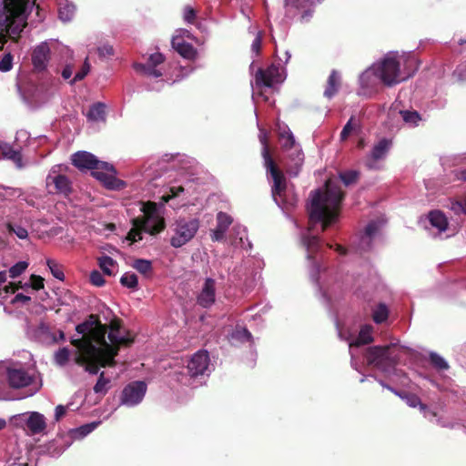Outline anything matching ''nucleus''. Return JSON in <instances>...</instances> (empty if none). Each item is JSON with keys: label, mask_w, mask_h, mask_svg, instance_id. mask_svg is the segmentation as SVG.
Wrapping results in <instances>:
<instances>
[{"label": "nucleus", "mask_w": 466, "mask_h": 466, "mask_svg": "<svg viewBox=\"0 0 466 466\" xmlns=\"http://www.w3.org/2000/svg\"><path fill=\"white\" fill-rule=\"evenodd\" d=\"M339 84L340 76L337 71L333 70L328 78V84L324 91V96L328 98L333 97L338 91Z\"/></svg>", "instance_id": "f704fd0d"}, {"label": "nucleus", "mask_w": 466, "mask_h": 466, "mask_svg": "<svg viewBox=\"0 0 466 466\" xmlns=\"http://www.w3.org/2000/svg\"><path fill=\"white\" fill-rule=\"evenodd\" d=\"M90 71V64L88 63V59L86 58L83 66L80 71L76 73L74 78L71 80V84L76 83V81L82 80Z\"/></svg>", "instance_id": "5fc2aeb1"}, {"label": "nucleus", "mask_w": 466, "mask_h": 466, "mask_svg": "<svg viewBox=\"0 0 466 466\" xmlns=\"http://www.w3.org/2000/svg\"><path fill=\"white\" fill-rule=\"evenodd\" d=\"M99 421H94L73 429L70 431L71 437L75 440H80L91 433L99 425Z\"/></svg>", "instance_id": "e433bc0d"}, {"label": "nucleus", "mask_w": 466, "mask_h": 466, "mask_svg": "<svg viewBox=\"0 0 466 466\" xmlns=\"http://www.w3.org/2000/svg\"><path fill=\"white\" fill-rule=\"evenodd\" d=\"M120 283L128 289H136L137 287V277L135 273L127 272L121 279Z\"/></svg>", "instance_id": "c03bdc74"}, {"label": "nucleus", "mask_w": 466, "mask_h": 466, "mask_svg": "<svg viewBox=\"0 0 466 466\" xmlns=\"http://www.w3.org/2000/svg\"><path fill=\"white\" fill-rule=\"evenodd\" d=\"M320 271V266L318 265L316 262H311L310 268H309V275L313 281H318V274Z\"/></svg>", "instance_id": "e2e57ef3"}, {"label": "nucleus", "mask_w": 466, "mask_h": 466, "mask_svg": "<svg viewBox=\"0 0 466 466\" xmlns=\"http://www.w3.org/2000/svg\"><path fill=\"white\" fill-rule=\"evenodd\" d=\"M435 422L443 428H454L457 425L456 422L451 421L447 418L443 417L437 418Z\"/></svg>", "instance_id": "0e129e2a"}, {"label": "nucleus", "mask_w": 466, "mask_h": 466, "mask_svg": "<svg viewBox=\"0 0 466 466\" xmlns=\"http://www.w3.org/2000/svg\"><path fill=\"white\" fill-rule=\"evenodd\" d=\"M200 228V219L179 216L171 224L170 246L175 248L188 244L197 236Z\"/></svg>", "instance_id": "9d476101"}, {"label": "nucleus", "mask_w": 466, "mask_h": 466, "mask_svg": "<svg viewBox=\"0 0 466 466\" xmlns=\"http://www.w3.org/2000/svg\"><path fill=\"white\" fill-rule=\"evenodd\" d=\"M72 163L79 169H90L91 171L100 162L93 154L86 151H78L72 155Z\"/></svg>", "instance_id": "393cba45"}, {"label": "nucleus", "mask_w": 466, "mask_h": 466, "mask_svg": "<svg viewBox=\"0 0 466 466\" xmlns=\"http://www.w3.org/2000/svg\"><path fill=\"white\" fill-rule=\"evenodd\" d=\"M389 317V309L384 303H380L372 310V319L375 323L380 324L387 320Z\"/></svg>", "instance_id": "ea45409f"}, {"label": "nucleus", "mask_w": 466, "mask_h": 466, "mask_svg": "<svg viewBox=\"0 0 466 466\" xmlns=\"http://www.w3.org/2000/svg\"><path fill=\"white\" fill-rule=\"evenodd\" d=\"M359 173L354 170H348L345 172L339 173V178L344 183L345 186H349L354 183L358 178Z\"/></svg>", "instance_id": "3c124183"}, {"label": "nucleus", "mask_w": 466, "mask_h": 466, "mask_svg": "<svg viewBox=\"0 0 466 466\" xmlns=\"http://www.w3.org/2000/svg\"><path fill=\"white\" fill-rule=\"evenodd\" d=\"M216 220L217 225L211 231L210 237L212 241H221L224 239L227 230L232 224L233 218L228 214L220 211L217 214Z\"/></svg>", "instance_id": "b1692460"}, {"label": "nucleus", "mask_w": 466, "mask_h": 466, "mask_svg": "<svg viewBox=\"0 0 466 466\" xmlns=\"http://www.w3.org/2000/svg\"><path fill=\"white\" fill-rule=\"evenodd\" d=\"M147 392V385L143 381H134L127 385L121 393L120 405L134 407L139 404Z\"/></svg>", "instance_id": "6ab92c4d"}, {"label": "nucleus", "mask_w": 466, "mask_h": 466, "mask_svg": "<svg viewBox=\"0 0 466 466\" xmlns=\"http://www.w3.org/2000/svg\"><path fill=\"white\" fill-rule=\"evenodd\" d=\"M132 267L144 275H147L152 270L151 261L147 259H137L134 261Z\"/></svg>", "instance_id": "a18cd8bd"}, {"label": "nucleus", "mask_w": 466, "mask_h": 466, "mask_svg": "<svg viewBox=\"0 0 466 466\" xmlns=\"http://www.w3.org/2000/svg\"><path fill=\"white\" fill-rule=\"evenodd\" d=\"M67 410V406L57 405L55 409V420L56 421L60 420Z\"/></svg>", "instance_id": "69168bd1"}, {"label": "nucleus", "mask_w": 466, "mask_h": 466, "mask_svg": "<svg viewBox=\"0 0 466 466\" xmlns=\"http://www.w3.org/2000/svg\"><path fill=\"white\" fill-rule=\"evenodd\" d=\"M13 66V56L10 53L6 54L0 61V71L8 72Z\"/></svg>", "instance_id": "6e6d98bb"}, {"label": "nucleus", "mask_w": 466, "mask_h": 466, "mask_svg": "<svg viewBox=\"0 0 466 466\" xmlns=\"http://www.w3.org/2000/svg\"><path fill=\"white\" fill-rule=\"evenodd\" d=\"M277 131L279 134V141L282 148L285 151H289L290 149L294 150V159L296 160V164L300 163L303 159L302 151L299 144L296 143L295 137L289 129V127L284 123L277 124Z\"/></svg>", "instance_id": "aec40b11"}, {"label": "nucleus", "mask_w": 466, "mask_h": 466, "mask_svg": "<svg viewBox=\"0 0 466 466\" xmlns=\"http://www.w3.org/2000/svg\"><path fill=\"white\" fill-rule=\"evenodd\" d=\"M424 228L432 237H441L449 229V221L445 214L438 209L431 210L421 220Z\"/></svg>", "instance_id": "f3484780"}, {"label": "nucleus", "mask_w": 466, "mask_h": 466, "mask_svg": "<svg viewBox=\"0 0 466 466\" xmlns=\"http://www.w3.org/2000/svg\"><path fill=\"white\" fill-rule=\"evenodd\" d=\"M70 357V350L67 348L59 349L54 355V360L56 365L63 367L65 366Z\"/></svg>", "instance_id": "79ce46f5"}, {"label": "nucleus", "mask_w": 466, "mask_h": 466, "mask_svg": "<svg viewBox=\"0 0 466 466\" xmlns=\"http://www.w3.org/2000/svg\"><path fill=\"white\" fill-rule=\"evenodd\" d=\"M190 34L187 30H179L177 34L172 37V47L184 58L192 60L197 57L198 52L196 48L185 40L189 38Z\"/></svg>", "instance_id": "4be33fe9"}, {"label": "nucleus", "mask_w": 466, "mask_h": 466, "mask_svg": "<svg viewBox=\"0 0 466 466\" xmlns=\"http://www.w3.org/2000/svg\"><path fill=\"white\" fill-rule=\"evenodd\" d=\"M28 265L26 261H19L13 265L8 270L10 278L15 279L21 276L26 270Z\"/></svg>", "instance_id": "37998d69"}, {"label": "nucleus", "mask_w": 466, "mask_h": 466, "mask_svg": "<svg viewBox=\"0 0 466 466\" xmlns=\"http://www.w3.org/2000/svg\"><path fill=\"white\" fill-rule=\"evenodd\" d=\"M92 176L100 181L107 189L121 190L127 183L116 177V171L113 165L100 161L91 171Z\"/></svg>", "instance_id": "4468645a"}, {"label": "nucleus", "mask_w": 466, "mask_h": 466, "mask_svg": "<svg viewBox=\"0 0 466 466\" xmlns=\"http://www.w3.org/2000/svg\"><path fill=\"white\" fill-rule=\"evenodd\" d=\"M49 51V46L46 42L41 43L35 48L32 56V61L35 69L43 70L46 68L48 61Z\"/></svg>", "instance_id": "cd10ccee"}, {"label": "nucleus", "mask_w": 466, "mask_h": 466, "mask_svg": "<svg viewBox=\"0 0 466 466\" xmlns=\"http://www.w3.org/2000/svg\"><path fill=\"white\" fill-rule=\"evenodd\" d=\"M7 228L9 231L15 234L20 239H26L28 237V231L25 228L18 224L8 223Z\"/></svg>", "instance_id": "09e8293b"}, {"label": "nucleus", "mask_w": 466, "mask_h": 466, "mask_svg": "<svg viewBox=\"0 0 466 466\" xmlns=\"http://www.w3.org/2000/svg\"><path fill=\"white\" fill-rule=\"evenodd\" d=\"M76 13V6L67 0H60L58 3V17L63 22H69Z\"/></svg>", "instance_id": "473e14b6"}, {"label": "nucleus", "mask_w": 466, "mask_h": 466, "mask_svg": "<svg viewBox=\"0 0 466 466\" xmlns=\"http://www.w3.org/2000/svg\"><path fill=\"white\" fill-rule=\"evenodd\" d=\"M262 45V32L258 31L255 33V37L251 44V51L252 53L258 55Z\"/></svg>", "instance_id": "4d7b16f0"}, {"label": "nucleus", "mask_w": 466, "mask_h": 466, "mask_svg": "<svg viewBox=\"0 0 466 466\" xmlns=\"http://www.w3.org/2000/svg\"><path fill=\"white\" fill-rule=\"evenodd\" d=\"M10 421L15 426L27 429L31 435L40 434L46 428V418L37 411H29L13 415Z\"/></svg>", "instance_id": "ddd939ff"}, {"label": "nucleus", "mask_w": 466, "mask_h": 466, "mask_svg": "<svg viewBox=\"0 0 466 466\" xmlns=\"http://www.w3.org/2000/svg\"><path fill=\"white\" fill-rule=\"evenodd\" d=\"M73 75V66L71 65H66L62 70V76L64 79H69Z\"/></svg>", "instance_id": "774afa93"}, {"label": "nucleus", "mask_w": 466, "mask_h": 466, "mask_svg": "<svg viewBox=\"0 0 466 466\" xmlns=\"http://www.w3.org/2000/svg\"><path fill=\"white\" fill-rule=\"evenodd\" d=\"M35 337L44 343H55L58 341L56 336L51 331L50 327L40 322L35 330Z\"/></svg>", "instance_id": "c756f323"}, {"label": "nucleus", "mask_w": 466, "mask_h": 466, "mask_svg": "<svg viewBox=\"0 0 466 466\" xmlns=\"http://www.w3.org/2000/svg\"><path fill=\"white\" fill-rule=\"evenodd\" d=\"M451 210H452L455 214H465L466 215V195L463 201L459 200H451L449 206Z\"/></svg>", "instance_id": "603ef678"}, {"label": "nucleus", "mask_w": 466, "mask_h": 466, "mask_svg": "<svg viewBox=\"0 0 466 466\" xmlns=\"http://www.w3.org/2000/svg\"><path fill=\"white\" fill-rule=\"evenodd\" d=\"M0 373L5 376L8 386L17 390L29 387L27 396H33L40 389V383L20 362L5 360L0 362Z\"/></svg>", "instance_id": "1a4fd4ad"}, {"label": "nucleus", "mask_w": 466, "mask_h": 466, "mask_svg": "<svg viewBox=\"0 0 466 466\" xmlns=\"http://www.w3.org/2000/svg\"><path fill=\"white\" fill-rule=\"evenodd\" d=\"M344 193L335 179L326 181L322 188L310 193L308 210L312 222L321 223L322 231L339 220Z\"/></svg>", "instance_id": "7ed1b4c3"}, {"label": "nucleus", "mask_w": 466, "mask_h": 466, "mask_svg": "<svg viewBox=\"0 0 466 466\" xmlns=\"http://www.w3.org/2000/svg\"><path fill=\"white\" fill-rule=\"evenodd\" d=\"M98 56L102 58L113 56V47L108 44H103L97 47Z\"/></svg>", "instance_id": "bf43d9fd"}, {"label": "nucleus", "mask_w": 466, "mask_h": 466, "mask_svg": "<svg viewBox=\"0 0 466 466\" xmlns=\"http://www.w3.org/2000/svg\"><path fill=\"white\" fill-rule=\"evenodd\" d=\"M165 57L161 53L151 54L146 63L134 64V69L149 78H159L164 75L163 64Z\"/></svg>", "instance_id": "dca6fc26"}, {"label": "nucleus", "mask_w": 466, "mask_h": 466, "mask_svg": "<svg viewBox=\"0 0 466 466\" xmlns=\"http://www.w3.org/2000/svg\"><path fill=\"white\" fill-rule=\"evenodd\" d=\"M183 192L182 187H172L169 193L162 197L163 203L161 205L150 201L140 203L143 216L133 219V228L128 232L127 238L132 242H137L143 239L144 233L153 236L162 231L165 228V219L161 210L163 205L178 198Z\"/></svg>", "instance_id": "20e7f679"}, {"label": "nucleus", "mask_w": 466, "mask_h": 466, "mask_svg": "<svg viewBox=\"0 0 466 466\" xmlns=\"http://www.w3.org/2000/svg\"><path fill=\"white\" fill-rule=\"evenodd\" d=\"M109 383L110 380L108 379H105L104 372H102L99 376L97 382L94 386V391L97 394L105 395L108 390Z\"/></svg>", "instance_id": "49530a36"}, {"label": "nucleus", "mask_w": 466, "mask_h": 466, "mask_svg": "<svg viewBox=\"0 0 466 466\" xmlns=\"http://www.w3.org/2000/svg\"><path fill=\"white\" fill-rule=\"evenodd\" d=\"M46 265L54 278L59 279V280H64L65 274H64L63 270L61 269L60 266L55 260L47 259Z\"/></svg>", "instance_id": "de8ad7c7"}, {"label": "nucleus", "mask_w": 466, "mask_h": 466, "mask_svg": "<svg viewBox=\"0 0 466 466\" xmlns=\"http://www.w3.org/2000/svg\"><path fill=\"white\" fill-rule=\"evenodd\" d=\"M90 281L93 285H95L96 287H101L105 284V279H104L102 274L97 270H94L91 272Z\"/></svg>", "instance_id": "052dcab7"}, {"label": "nucleus", "mask_w": 466, "mask_h": 466, "mask_svg": "<svg viewBox=\"0 0 466 466\" xmlns=\"http://www.w3.org/2000/svg\"><path fill=\"white\" fill-rule=\"evenodd\" d=\"M210 360L207 350H198L196 352L187 362V370L191 379H202L208 376L210 370Z\"/></svg>", "instance_id": "a211bd4d"}, {"label": "nucleus", "mask_w": 466, "mask_h": 466, "mask_svg": "<svg viewBox=\"0 0 466 466\" xmlns=\"http://www.w3.org/2000/svg\"><path fill=\"white\" fill-rule=\"evenodd\" d=\"M390 147L391 140L387 138L379 140L367 157L365 166L369 169H379L380 167V161L386 157Z\"/></svg>", "instance_id": "412c9836"}, {"label": "nucleus", "mask_w": 466, "mask_h": 466, "mask_svg": "<svg viewBox=\"0 0 466 466\" xmlns=\"http://www.w3.org/2000/svg\"><path fill=\"white\" fill-rule=\"evenodd\" d=\"M393 345L385 347H370L366 351L369 365L383 372L393 382L406 386L408 384L405 374L396 368L397 356L392 351Z\"/></svg>", "instance_id": "0eeeda50"}, {"label": "nucleus", "mask_w": 466, "mask_h": 466, "mask_svg": "<svg viewBox=\"0 0 466 466\" xmlns=\"http://www.w3.org/2000/svg\"><path fill=\"white\" fill-rule=\"evenodd\" d=\"M196 14L193 8L187 6L184 10V19L187 23H192L195 19Z\"/></svg>", "instance_id": "338daca9"}, {"label": "nucleus", "mask_w": 466, "mask_h": 466, "mask_svg": "<svg viewBox=\"0 0 466 466\" xmlns=\"http://www.w3.org/2000/svg\"><path fill=\"white\" fill-rule=\"evenodd\" d=\"M67 169L65 165H55L49 170L46 178V187L51 193L68 196L72 190L71 181L64 174Z\"/></svg>", "instance_id": "f8f14e48"}, {"label": "nucleus", "mask_w": 466, "mask_h": 466, "mask_svg": "<svg viewBox=\"0 0 466 466\" xmlns=\"http://www.w3.org/2000/svg\"><path fill=\"white\" fill-rule=\"evenodd\" d=\"M81 335L79 339H73L71 343L76 348L75 361L91 374L98 372L99 366H111L114 358L117 354L120 345H128L133 342V338L120 326L118 321L110 323V330L107 334L106 327L91 315L76 328Z\"/></svg>", "instance_id": "f257e3e1"}, {"label": "nucleus", "mask_w": 466, "mask_h": 466, "mask_svg": "<svg viewBox=\"0 0 466 466\" xmlns=\"http://www.w3.org/2000/svg\"><path fill=\"white\" fill-rule=\"evenodd\" d=\"M251 339V333L245 328L237 327L230 334L229 340L233 345L248 341Z\"/></svg>", "instance_id": "58836bf2"}, {"label": "nucleus", "mask_w": 466, "mask_h": 466, "mask_svg": "<svg viewBox=\"0 0 466 466\" xmlns=\"http://www.w3.org/2000/svg\"><path fill=\"white\" fill-rule=\"evenodd\" d=\"M1 148L4 157L7 159L12 160L17 168L21 169L25 167V164L23 162L20 150L14 149L12 147L8 145H5Z\"/></svg>", "instance_id": "72a5a7b5"}, {"label": "nucleus", "mask_w": 466, "mask_h": 466, "mask_svg": "<svg viewBox=\"0 0 466 466\" xmlns=\"http://www.w3.org/2000/svg\"><path fill=\"white\" fill-rule=\"evenodd\" d=\"M35 5V0H0V50L6 43V35L14 40L19 37Z\"/></svg>", "instance_id": "39448f33"}, {"label": "nucleus", "mask_w": 466, "mask_h": 466, "mask_svg": "<svg viewBox=\"0 0 466 466\" xmlns=\"http://www.w3.org/2000/svg\"><path fill=\"white\" fill-rule=\"evenodd\" d=\"M403 122L410 127H418L420 122L422 120L420 115L417 111L413 110H400Z\"/></svg>", "instance_id": "4c0bfd02"}, {"label": "nucleus", "mask_w": 466, "mask_h": 466, "mask_svg": "<svg viewBox=\"0 0 466 466\" xmlns=\"http://www.w3.org/2000/svg\"><path fill=\"white\" fill-rule=\"evenodd\" d=\"M413 59L410 56L390 51L377 59L359 76L361 96H370L380 84L391 87L406 81L414 74L410 68Z\"/></svg>", "instance_id": "f03ea898"}, {"label": "nucleus", "mask_w": 466, "mask_h": 466, "mask_svg": "<svg viewBox=\"0 0 466 466\" xmlns=\"http://www.w3.org/2000/svg\"><path fill=\"white\" fill-rule=\"evenodd\" d=\"M31 296L30 294H27V293H25V292H21V293H17L14 298L13 299L11 300V302L13 304L15 303H23V304H27L31 301Z\"/></svg>", "instance_id": "680f3d73"}, {"label": "nucleus", "mask_w": 466, "mask_h": 466, "mask_svg": "<svg viewBox=\"0 0 466 466\" xmlns=\"http://www.w3.org/2000/svg\"><path fill=\"white\" fill-rule=\"evenodd\" d=\"M98 265L102 271L108 276H113L117 271V262L108 256L99 257Z\"/></svg>", "instance_id": "c9c22d12"}, {"label": "nucleus", "mask_w": 466, "mask_h": 466, "mask_svg": "<svg viewBox=\"0 0 466 466\" xmlns=\"http://www.w3.org/2000/svg\"><path fill=\"white\" fill-rule=\"evenodd\" d=\"M353 120V116H351L350 120L347 122V124L344 126L340 133L341 140H345L357 128L358 125L354 123Z\"/></svg>", "instance_id": "864d4df0"}, {"label": "nucleus", "mask_w": 466, "mask_h": 466, "mask_svg": "<svg viewBox=\"0 0 466 466\" xmlns=\"http://www.w3.org/2000/svg\"><path fill=\"white\" fill-rule=\"evenodd\" d=\"M430 360L433 366L438 370H447L449 368L447 361L441 355L435 352H431L430 354Z\"/></svg>", "instance_id": "8fccbe9b"}, {"label": "nucleus", "mask_w": 466, "mask_h": 466, "mask_svg": "<svg viewBox=\"0 0 466 466\" xmlns=\"http://www.w3.org/2000/svg\"><path fill=\"white\" fill-rule=\"evenodd\" d=\"M338 332H339V336L340 339H345L349 342V350H350V358H351V360H350L351 367L354 370H359L357 360H356L355 350L360 345H364V344L372 342V340H373L372 326H370V325L362 326L359 332V336L355 339H352L350 337H344L341 329H339V328H338Z\"/></svg>", "instance_id": "2eb2a0df"}, {"label": "nucleus", "mask_w": 466, "mask_h": 466, "mask_svg": "<svg viewBox=\"0 0 466 466\" xmlns=\"http://www.w3.org/2000/svg\"><path fill=\"white\" fill-rule=\"evenodd\" d=\"M15 283L16 290L22 289L27 294H31L34 291H39L45 288V279L41 276L35 274H32L25 281L19 280Z\"/></svg>", "instance_id": "bb28decb"}, {"label": "nucleus", "mask_w": 466, "mask_h": 466, "mask_svg": "<svg viewBox=\"0 0 466 466\" xmlns=\"http://www.w3.org/2000/svg\"><path fill=\"white\" fill-rule=\"evenodd\" d=\"M286 77V68L279 63H273L266 69L258 68L254 76V83H251L253 101L256 102L261 97L264 101L269 102L268 91L273 89L276 85L283 83Z\"/></svg>", "instance_id": "6e6552de"}, {"label": "nucleus", "mask_w": 466, "mask_h": 466, "mask_svg": "<svg viewBox=\"0 0 466 466\" xmlns=\"http://www.w3.org/2000/svg\"><path fill=\"white\" fill-rule=\"evenodd\" d=\"M216 282L213 279L208 278L198 297V302L204 308L210 307L215 302Z\"/></svg>", "instance_id": "a878e982"}, {"label": "nucleus", "mask_w": 466, "mask_h": 466, "mask_svg": "<svg viewBox=\"0 0 466 466\" xmlns=\"http://www.w3.org/2000/svg\"><path fill=\"white\" fill-rule=\"evenodd\" d=\"M86 117L91 122H105L106 105L101 102L93 104L86 114Z\"/></svg>", "instance_id": "2f4dec72"}, {"label": "nucleus", "mask_w": 466, "mask_h": 466, "mask_svg": "<svg viewBox=\"0 0 466 466\" xmlns=\"http://www.w3.org/2000/svg\"><path fill=\"white\" fill-rule=\"evenodd\" d=\"M259 141L262 144L264 166L267 169V173H268L273 179L271 193L274 201L282 209L295 206L298 201V198L294 193L293 187L287 185L284 175L280 173L275 166L268 151L267 133L261 129L259 133Z\"/></svg>", "instance_id": "423d86ee"}, {"label": "nucleus", "mask_w": 466, "mask_h": 466, "mask_svg": "<svg viewBox=\"0 0 466 466\" xmlns=\"http://www.w3.org/2000/svg\"><path fill=\"white\" fill-rule=\"evenodd\" d=\"M57 302L61 306H71L74 304L76 298L68 289H61L56 292Z\"/></svg>", "instance_id": "a19ab883"}, {"label": "nucleus", "mask_w": 466, "mask_h": 466, "mask_svg": "<svg viewBox=\"0 0 466 466\" xmlns=\"http://www.w3.org/2000/svg\"><path fill=\"white\" fill-rule=\"evenodd\" d=\"M301 241L307 249V258L310 261L312 254L320 247V238L317 236H311L309 232H307L303 235Z\"/></svg>", "instance_id": "7c9ffc66"}, {"label": "nucleus", "mask_w": 466, "mask_h": 466, "mask_svg": "<svg viewBox=\"0 0 466 466\" xmlns=\"http://www.w3.org/2000/svg\"><path fill=\"white\" fill-rule=\"evenodd\" d=\"M324 0H284L285 15L289 18L298 17L299 22L308 23L315 13L317 5Z\"/></svg>", "instance_id": "9b49d317"}, {"label": "nucleus", "mask_w": 466, "mask_h": 466, "mask_svg": "<svg viewBox=\"0 0 466 466\" xmlns=\"http://www.w3.org/2000/svg\"><path fill=\"white\" fill-rule=\"evenodd\" d=\"M382 225L383 222L379 220L371 221L367 225L364 233L360 238L359 248L361 250H368L371 248L372 241L376 240L380 237Z\"/></svg>", "instance_id": "5701e85b"}, {"label": "nucleus", "mask_w": 466, "mask_h": 466, "mask_svg": "<svg viewBox=\"0 0 466 466\" xmlns=\"http://www.w3.org/2000/svg\"><path fill=\"white\" fill-rule=\"evenodd\" d=\"M396 395L399 396L401 400H403L408 406L411 408L419 407L425 418H428L430 415L434 418L437 417L434 412L430 411L428 410L426 405L421 403L420 398L417 395L400 391H399V394Z\"/></svg>", "instance_id": "c85d7f7f"}, {"label": "nucleus", "mask_w": 466, "mask_h": 466, "mask_svg": "<svg viewBox=\"0 0 466 466\" xmlns=\"http://www.w3.org/2000/svg\"><path fill=\"white\" fill-rule=\"evenodd\" d=\"M16 291V286L15 282H10L9 284L0 288V298L7 299L9 295L15 294Z\"/></svg>", "instance_id": "13d9d810"}]
</instances>
